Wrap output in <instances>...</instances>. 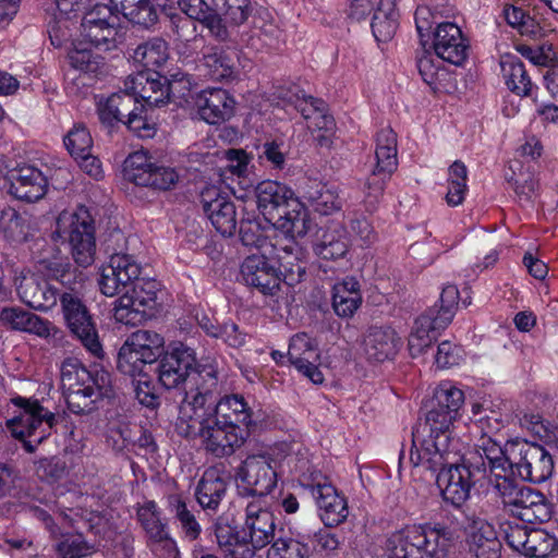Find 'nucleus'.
Segmentation results:
<instances>
[{
  "label": "nucleus",
  "instance_id": "f257e3e1",
  "mask_svg": "<svg viewBox=\"0 0 558 558\" xmlns=\"http://www.w3.org/2000/svg\"><path fill=\"white\" fill-rule=\"evenodd\" d=\"M218 376L205 374L202 392L190 397L180 409L177 433L187 439L201 440L204 450L215 458L231 457L256 427L253 411L241 395H229L216 402Z\"/></svg>",
  "mask_w": 558,
  "mask_h": 558
},
{
  "label": "nucleus",
  "instance_id": "f03ea898",
  "mask_svg": "<svg viewBox=\"0 0 558 558\" xmlns=\"http://www.w3.org/2000/svg\"><path fill=\"white\" fill-rule=\"evenodd\" d=\"M456 417L433 404L425 422L412 432L409 461L413 466L435 469L457 460L461 444L451 432Z\"/></svg>",
  "mask_w": 558,
  "mask_h": 558
},
{
  "label": "nucleus",
  "instance_id": "7ed1b4c3",
  "mask_svg": "<svg viewBox=\"0 0 558 558\" xmlns=\"http://www.w3.org/2000/svg\"><path fill=\"white\" fill-rule=\"evenodd\" d=\"M61 384L68 408L74 414H88L96 403L111 393V375L102 368L87 369L76 361L61 367Z\"/></svg>",
  "mask_w": 558,
  "mask_h": 558
},
{
  "label": "nucleus",
  "instance_id": "20e7f679",
  "mask_svg": "<svg viewBox=\"0 0 558 558\" xmlns=\"http://www.w3.org/2000/svg\"><path fill=\"white\" fill-rule=\"evenodd\" d=\"M452 533L440 523L410 525L387 542L388 558H447Z\"/></svg>",
  "mask_w": 558,
  "mask_h": 558
},
{
  "label": "nucleus",
  "instance_id": "39448f33",
  "mask_svg": "<svg viewBox=\"0 0 558 558\" xmlns=\"http://www.w3.org/2000/svg\"><path fill=\"white\" fill-rule=\"evenodd\" d=\"M207 372L217 376V369L213 365L198 366L195 351L182 342L171 344L157 367L158 380L165 388L173 389L184 385L185 395L179 410L186 401H191V396L202 392V381L205 380Z\"/></svg>",
  "mask_w": 558,
  "mask_h": 558
},
{
  "label": "nucleus",
  "instance_id": "423d86ee",
  "mask_svg": "<svg viewBox=\"0 0 558 558\" xmlns=\"http://www.w3.org/2000/svg\"><path fill=\"white\" fill-rule=\"evenodd\" d=\"M12 403L17 411L7 420V428L21 440L28 452L35 451L52 432L57 423L56 414L44 408L37 399L15 397Z\"/></svg>",
  "mask_w": 558,
  "mask_h": 558
},
{
  "label": "nucleus",
  "instance_id": "0eeeda50",
  "mask_svg": "<svg viewBox=\"0 0 558 558\" xmlns=\"http://www.w3.org/2000/svg\"><path fill=\"white\" fill-rule=\"evenodd\" d=\"M52 235L69 242L72 256L78 266L88 267L94 263L95 227L86 207L81 206L74 211H62L57 218Z\"/></svg>",
  "mask_w": 558,
  "mask_h": 558
},
{
  "label": "nucleus",
  "instance_id": "6e6552de",
  "mask_svg": "<svg viewBox=\"0 0 558 558\" xmlns=\"http://www.w3.org/2000/svg\"><path fill=\"white\" fill-rule=\"evenodd\" d=\"M461 459V449L457 452V460L453 463H444L435 469L423 468L436 476L437 485L441 490L445 501L454 507H461L470 497L471 488L486 473L484 462L473 461V457L468 458L463 463ZM474 459H476L474 457Z\"/></svg>",
  "mask_w": 558,
  "mask_h": 558
},
{
  "label": "nucleus",
  "instance_id": "1a4fd4ad",
  "mask_svg": "<svg viewBox=\"0 0 558 558\" xmlns=\"http://www.w3.org/2000/svg\"><path fill=\"white\" fill-rule=\"evenodd\" d=\"M504 507L514 517L530 524L547 522L551 508L545 496L530 487L521 486L515 480H502L494 489Z\"/></svg>",
  "mask_w": 558,
  "mask_h": 558
},
{
  "label": "nucleus",
  "instance_id": "9d476101",
  "mask_svg": "<svg viewBox=\"0 0 558 558\" xmlns=\"http://www.w3.org/2000/svg\"><path fill=\"white\" fill-rule=\"evenodd\" d=\"M165 353L163 337L153 330H136L128 337L119 350L117 367L128 376L144 375L147 365L158 361Z\"/></svg>",
  "mask_w": 558,
  "mask_h": 558
},
{
  "label": "nucleus",
  "instance_id": "9b49d317",
  "mask_svg": "<svg viewBox=\"0 0 558 558\" xmlns=\"http://www.w3.org/2000/svg\"><path fill=\"white\" fill-rule=\"evenodd\" d=\"M125 87L131 95L138 100L144 101V106L160 107L165 105L170 96L185 97L190 92L191 81L184 74H173L171 80L162 77L157 72H140L130 76L125 82Z\"/></svg>",
  "mask_w": 558,
  "mask_h": 558
},
{
  "label": "nucleus",
  "instance_id": "f8f14e48",
  "mask_svg": "<svg viewBox=\"0 0 558 558\" xmlns=\"http://www.w3.org/2000/svg\"><path fill=\"white\" fill-rule=\"evenodd\" d=\"M376 165L365 182V202L375 206L384 195L386 183L397 170V134L390 128L376 135Z\"/></svg>",
  "mask_w": 558,
  "mask_h": 558
},
{
  "label": "nucleus",
  "instance_id": "ddd939ff",
  "mask_svg": "<svg viewBox=\"0 0 558 558\" xmlns=\"http://www.w3.org/2000/svg\"><path fill=\"white\" fill-rule=\"evenodd\" d=\"M66 327L75 339L95 357H102L104 350L99 340L96 323L83 300L73 292L59 296Z\"/></svg>",
  "mask_w": 558,
  "mask_h": 558
},
{
  "label": "nucleus",
  "instance_id": "4468645a",
  "mask_svg": "<svg viewBox=\"0 0 558 558\" xmlns=\"http://www.w3.org/2000/svg\"><path fill=\"white\" fill-rule=\"evenodd\" d=\"M157 292V281L140 278L114 301V319L130 326L142 324L156 306Z\"/></svg>",
  "mask_w": 558,
  "mask_h": 558
},
{
  "label": "nucleus",
  "instance_id": "2eb2a0df",
  "mask_svg": "<svg viewBox=\"0 0 558 558\" xmlns=\"http://www.w3.org/2000/svg\"><path fill=\"white\" fill-rule=\"evenodd\" d=\"M509 457L513 480L518 476L524 481L541 484L553 475V457L541 445L518 441V446L510 447Z\"/></svg>",
  "mask_w": 558,
  "mask_h": 558
},
{
  "label": "nucleus",
  "instance_id": "dca6fc26",
  "mask_svg": "<svg viewBox=\"0 0 558 558\" xmlns=\"http://www.w3.org/2000/svg\"><path fill=\"white\" fill-rule=\"evenodd\" d=\"M137 519L145 531L147 544L160 558H171L177 551V545L170 536L167 523L153 500H147L137 507Z\"/></svg>",
  "mask_w": 558,
  "mask_h": 558
},
{
  "label": "nucleus",
  "instance_id": "f3484780",
  "mask_svg": "<svg viewBox=\"0 0 558 558\" xmlns=\"http://www.w3.org/2000/svg\"><path fill=\"white\" fill-rule=\"evenodd\" d=\"M236 478L250 495L259 497L270 494L277 485V473L265 454H252L241 463Z\"/></svg>",
  "mask_w": 558,
  "mask_h": 558
},
{
  "label": "nucleus",
  "instance_id": "a211bd4d",
  "mask_svg": "<svg viewBox=\"0 0 558 558\" xmlns=\"http://www.w3.org/2000/svg\"><path fill=\"white\" fill-rule=\"evenodd\" d=\"M14 287L20 300L36 311L47 312L57 305V289L29 270L15 271Z\"/></svg>",
  "mask_w": 558,
  "mask_h": 558
},
{
  "label": "nucleus",
  "instance_id": "6ab92c4d",
  "mask_svg": "<svg viewBox=\"0 0 558 558\" xmlns=\"http://www.w3.org/2000/svg\"><path fill=\"white\" fill-rule=\"evenodd\" d=\"M141 267L133 256L116 253L109 265L102 268L99 288L102 294L114 296L140 279Z\"/></svg>",
  "mask_w": 558,
  "mask_h": 558
},
{
  "label": "nucleus",
  "instance_id": "aec40b11",
  "mask_svg": "<svg viewBox=\"0 0 558 558\" xmlns=\"http://www.w3.org/2000/svg\"><path fill=\"white\" fill-rule=\"evenodd\" d=\"M243 532L247 534L250 543L256 551L272 544L278 537V533L283 531L277 532L275 514L260 500H253L245 508Z\"/></svg>",
  "mask_w": 558,
  "mask_h": 558
},
{
  "label": "nucleus",
  "instance_id": "412c9836",
  "mask_svg": "<svg viewBox=\"0 0 558 558\" xmlns=\"http://www.w3.org/2000/svg\"><path fill=\"white\" fill-rule=\"evenodd\" d=\"M463 527L469 551L475 558H500L501 543L493 524L475 513H465Z\"/></svg>",
  "mask_w": 558,
  "mask_h": 558
},
{
  "label": "nucleus",
  "instance_id": "4be33fe9",
  "mask_svg": "<svg viewBox=\"0 0 558 558\" xmlns=\"http://www.w3.org/2000/svg\"><path fill=\"white\" fill-rule=\"evenodd\" d=\"M203 210L214 228L222 235H232L236 229L234 204L217 186H207L201 193Z\"/></svg>",
  "mask_w": 558,
  "mask_h": 558
},
{
  "label": "nucleus",
  "instance_id": "5701e85b",
  "mask_svg": "<svg viewBox=\"0 0 558 558\" xmlns=\"http://www.w3.org/2000/svg\"><path fill=\"white\" fill-rule=\"evenodd\" d=\"M518 446V441L506 442L501 446L496 437H480L476 444V453L486 468H489L492 478L490 483L495 489V484L501 483L502 480L512 478V463L510 462V447Z\"/></svg>",
  "mask_w": 558,
  "mask_h": 558
},
{
  "label": "nucleus",
  "instance_id": "b1692460",
  "mask_svg": "<svg viewBox=\"0 0 558 558\" xmlns=\"http://www.w3.org/2000/svg\"><path fill=\"white\" fill-rule=\"evenodd\" d=\"M240 272L246 286L265 295H275L280 288L279 272L264 254H251L244 258Z\"/></svg>",
  "mask_w": 558,
  "mask_h": 558
},
{
  "label": "nucleus",
  "instance_id": "393cba45",
  "mask_svg": "<svg viewBox=\"0 0 558 558\" xmlns=\"http://www.w3.org/2000/svg\"><path fill=\"white\" fill-rule=\"evenodd\" d=\"M5 182L8 192L21 201L33 203L46 194L47 179L33 166H22L9 171Z\"/></svg>",
  "mask_w": 558,
  "mask_h": 558
},
{
  "label": "nucleus",
  "instance_id": "a878e982",
  "mask_svg": "<svg viewBox=\"0 0 558 558\" xmlns=\"http://www.w3.org/2000/svg\"><path fill=\"white\" fill-rule=\"evenodd\" d=\"M318 357L316 343L305 332L291 338L288 349L290 363L315 385L324 381V375L315 364Z\"/></svg>",
  "mask_w": 558,
  "mask_h": 558
},
{
  "label": "nucleus",
  "instance_id": "bb28decb",
  "mask_svg": "<svg viewBox=\"0 0 558 558\" xmlns=\"http://www.w3.org/2000/svg\"><path fill=\"white\" fill-rule=\"evenodd\" d=\"M213 534L217 546L225 558H253L254 546L245 532L229 523L228 519L219 517L213 525Z\"/></svg>",
  "mask_w": 558,
  "mask_h": 558
},
{
  "label": "nucleus",
  "instance_id": "cd10ccee",
  "mask_svg": "<svg viewBox=\"0 0 558 558\" xmlns=\"http://www.w3.org/2000/svg\"><path fill=\"white\" fill-rule=\"evenodd\" d=\"M0 323L12 330L36 335L40 338H54L60 330L49 320L19 306L3 307Z\"/></svg>",
  "mask_w": 558,
  "mask_h": 558
},
{
  "label": "nucleus",
  "instance_id": "c85d7f7f",
  "mask_svg": "<svg viewBox=\"0 0 558 558\" xmlns=\"http://www.w3.org/2000/svg\"><path fill=\"white\" fill-rule=\"evenodd\" d=\"M179 7L184 16L172 19L174 32H187L190 26L193 27V31H197L193 22L195 20L211 35L221 34V17L208 7L205 0H179Z\"/></svg>",
  "mask_w": 558,
  "mask_h": 558
},
{
  "label": "nucleus",
  "instance_id": "c756f323",
  "mask_svg": "<svg viewBox=\"0 0 558 558\" xmlns=\"http://www.w3.org/2000/svg\"><path fill=\"white\" fill-rule=\"evenodd\" d=\"M234 105L232 96L222 88L205 89L196 98L198 114L209 124L229 120L234 113Z\"/></svg>",
  "mask_w": 558,
  "mask_h": 558
},
{
  "label": "nucleus",
  "instance_id": "7c9ffc66",
  "mask_svg": "<svg viewBox=\"0 0 558 558\" xmlns=\"http://www.w3.org/2000/svg\"><path fill=\"white\" fill-rule=\"evenodd\" d=\"M204 65L208 75L216 81L234 78L238 74L239 57L235 49L219 41L217 45H208L203 51Z\"/></svg>",
  "mask_w": 558,
  "mask_h": 558
},
{
  "label": "nucleus",
  "instance_id": "2f4dec72",
  "mask_svg": "<svg viewBox=\"0 0 558 558\" xmlns=\"http://www.w3.org/2000/svg\"><path fill=\"white\" fill-rule=\"evenodd\" d=\"M400 340L390 327L372 326L367 329L363 349L366 357L374 362H384L395 356Z\"/></svg>",
  "mask_w": 558,
  "mask_h": 558
},
{
  "label": "nucleus",
  "instance_id": "473e14b6",
  "mask_svg": "<svg viewBox=\"0 0 558 558\" xmlns=\"http://www.w3.org/2000/svg\"><path fill=\"white\" fill-rule=\"evenodd\" d=\"M255 193L258 209L268 220L275 219V214H278L296 197L289 186L271 180L258 183Z\"/></svg>",
  "mask_w": 558,
  "mask_h": 558
},
{
  "label": "nucleus",
  "instance_id": "72a5a7b5",
  "mask_svg": "<svg viewBox=\"0 0 558 558\" xmlns=\"http://www.w3.org/2000/svg\"><path fill=\"white\" fill-rule=\"evenodd\" d=\"M314 498L319 517L326 526L339 525L348 518L347 499L332 485L318 486V494Z\"/></svg>",
  "mask_w": 558,
  "mask_h": 558
},
{
  "label": "nucleus",
  "instance_id": "f704fd0d",
  "mask_svg": "<svg viewBox=\"0 0 558 558\" xmlns=\"http://www.w3.org/2000/svg\"><path fill=\"white\" fill-rule=\"evenodd\" d=\"M134 105H136V98L131 95L128 87L108 97H99L97 100L99 120L107 126H113L124 121Z\"/></svg>",
  "mask_w": 558,
  "mask_h": 558
},
{
  "label": "nucleus",
  "instance_id": "c9c22d12",
  "mask_svg": "<svg viewBox=\"0 0 558 558\" xmlns=\"http://www.w3.org/2000/svg\"><path fill=\"white\" fill-rule=\"evenodd\" d=\"M362 304L360 283L353 277L333 286L332 308L341 318H351Z\"/></svg>",
  "mask_w": 558,
  "mask_h": 558
},
{
  "label": "nucleus",
  "instance_id": "e433bc0d",
  "mask_svg": "<svg viewBox=\"0 0 558 558\" xmlns=\"http://www.w3.org/2000/svg\"><path fill=\"white\" fill-rule=\"evenodd\" d=\"M445 328L436 324L435 308H428L417 317L414 329L409 337V351L412 357L423 354L436 339L437 332Z\"/></svg>",
  "mask_w": 558,
  "mask_h": 558
},
{
  "label": "nucleus",
  "instance_id": "4c0bfd02",
  "mask_svg": "<svg viewBox=\"0 0 558 558\" xmlns=\"http://www.w3.org/2000/svg\"><path fill=\"white\" fill-rule=\"evenodd\" d=\"M308 222L305 206L295 197L277 214L274 225L288 236L294 239L296 236H304L307 233Z\"/></svg>",
  "mask_w": 558,
  "mask_h": 558
},
{
  "label": "nucleus",
  "instance_id": "58836bf2",
  "mask_svg": "<svg viewBox=\"0 0 558 558\" xmlns=\"http://www.w3.org/2000/svg\"><path fill=\"white\" fill-rule=\"evenodd\" d=\"M421 44L426 51L428 46L438 58L454 65H462L470 48L468 37H426Z\"/></svg>",
  "mask_w": 558,
  "mask_h": 558
},
{
  "label": "nucleus",
  "instance_id": "ea45409f",
  "mask_svg": "<svg viewBox=\"0 0 558 558\" xmlns=\"http://www.w3.org/2000/svg\"><path fill=\"white\" fill-rule=\"evenodd\" d=\"M227 483L217 470H207L199 480L195 496L203 509L216 510L225 497Z\"/></svg>",
  "mask_w": 558,
  "mask_h": 558
},
{
  "label": "nucleus",
  "instance_id": "a19ab883",
  "mask_svg": "<svg viewBox=\"0 0 558 558\" xmlns=\"http://www.w3.org/2000/svg\"><path fill=\"white\" fill-rule=\"evenodd\" d=\"M500 68L505 83L513 94L521 97L530 95L533 84L519 58L510 54L502 56Z\"/></svg>",
  "mask_w": 558,
  "mask_h": 558
},
{
  "label": "nucleus",
  "instance_id": "79ce46f5",
  "mask_svg": "<svg viewBox=\"0 0 558 558\" xmlns=\"http://www.w3.org/2000/svg\"><path fill=\"white\" fill-rule=\"evenodd\" d=\"M471 412L472 420L481 432V437H496L505 427L506 421L504 415L492 401L484 400L483 402L472 404Z\"/></svg>",
  "mask_w": 558,
  "mask_h": 558
},
{
  "label": "nucleus",
  "instance_id": "37998d69",
  "mask_svg": "<svg viewBox=\"0 0 558 558\" xmlns=\"http://www.w3.org/2000/svg\"><path fill=\"white\" fill-rule=\"evenodd\" d=\"M348 252L345 231L340 225H332L315 245V253L324 259H337Z\"/></svg>",
  "mask_w": 558,
  "mask_h": 558
},
{
  "label": "nucleus",
  "instance_id": "c03bdc74",
  "mask_svg": "<svg viewBox=\"0 0 558 558\" xmlns=\"http://www.w3.org/2000/svg\"><path fill=\"white\" fill-rule=\"evenodd\" d=\"M156 162L146 151L138 150L129 155L124 161V178L140 186H146Z\"/></svg>",
  "mask_w": 558,
  "mask_h": 558
},
{
  "label": "nucleus",
  "instance_id": "a18cd8bd",
  "mask_svg": "<svg viewBox=\"0 0 558 558\" xmlns=\"http://www.w3.org/2000/svg\"><path fill=\"white\" fill-rule=\"evenodd\" d=\"M415 24L418 35L430 33L433 25L436 27L433 35H463L462 29L453 22H437L436 16L428 7L421 5L415 11Z\"/></svg>",
  "mask_w": 558,
  "mask_h": 558
},
{
  "label": "nucleus",
  "instance_id": "49530a36",
  "mask_svg": "<svg viewBox=\"0 0 558 558\" xmlns=\"http://www.w3.org/2000/svg\"><path fill=\"white\" fill-rule=\"evenodd\" d=\"M133 58L145 68L160 66L168 59L167 43L162 37H153L134 50Z\"/></svg>",
  "mask_w": 558,
  "mask_h": 558
},
{
  "label": "nucleus",
  "instance_id": "de8ad7c7",
  "mask_svg": "<svg viewBox=\"0 0 558 558\" xmlns=\"http://www.w3.org/2000/svg\"><path fill=\"white\" fill-rule=\"evenodd\" d=\"M169 506L180 523L185 537L191 541L196 539L201 534V525L195 514L189 509L186 502L179 495L169 497Z\"/></svg>",
  "mask_w": 558,
  "mask_h": 558
},
{
  "label": "nucleus",
  "instance_id": "09e8293b",
  "mask_svg": "<svg viewBox=\"0 0 558 558\" xmlns=\"http://www.w3.org/2000/svg\"><path fill=\"white\" fill-rule=\"evenodd\" d=\"M100 0H56L58 15L56 16V25L52 26V32L64 33L70 31L72 16L75 17L78 12L87 10L94 2Z\"/></svg>",
  "mask_w": 558,
  "mask_h": 558
},
{
  "label": "nucleus",
  "instance_id": "8fccbe9b",
  "mask_svg": "<svg viewBox=\"0 0 558 558\" xmlns=\"http://www.w3.org/2000/svg\"><path fill=\"white\" fill-rule=\"evenodd\" d=\"M523 556L530 558H547L557 544L556 537L549 535L545 530L531 529L526 538Z\"/></svg>",
  "mask_w": 558,
  "mask_h": 558
},
{
  "label": "nucleus",
  "instance_id": "3c124183",
  "mask_svg": "<svg viewBox=\"0 0 558 558\" xmlns=\"http://www.w3.org/2000/svg\"><path fill=\"white\" fill-rule=\"evenodd\" d=\"M466 177L468 169L465 165L460 160H456L449 168V186L446 195L448 205L458 206L463 202L468 189Z\"/></svg>",
  "mask_w": 558,
  "mask_h": 558
},
{
  "label": "nucleus",
  "instance_id": "603ef678",
  "mask_svg": "<svg viewBox=\"0 0 558 558\" xmlns=\"http://www.w3.org/2000/svg\"><path fill=\"white\" fill-rule=\"evenodd\" d=\"M94 9L87 12L82 19V26L85 32H108L114 31L116 16L112 15L108 7L99 5L94 2Z\"/></svg>",
  "mask_w": 558,
  "mask_h": 558
},
{
  "label": "nucleus",
  "instance_id": "864d4df0",
  "mask_svg": "<svg viewBox=\"0 0 558 558\" xmlns=\"http://www.w3.org/2000/svg\"><path fill=\"white\" fill-rule=\"evenodd\" d=\"M459 301V290L453 284L444 287L440 294V305L435 308L436 324L440 327H447L454 316V311Z\"/></svg>",
  "mask_w": 558,
  "mask_h": 558
},
{
  "label": "nucleus",
  "instance_id": "5fc2aeb1",
  "mask_svg": "<svg viewBox=\"0 0 558 558\" xmlns=\"http://www.w3.org/2000/svg\"><path fill=\"white\" fill-rule=\"evenodd\" d=\"M308 548L291 537L279 535L267 550V558H307Z\"/></svg>",
  "mask_w": 558,
  "mask_h": 558
},
{
  "label": "nucleus",
  "instance_id": "6e6d98bb",
  "mask_svg": "<svg viewBox=\"0 0 558 558\" xmlns=\"http://www.w3.org/2000/svg\"><path fill=\"white\" fill-rule=\"evenodd\" d=\"M64 145L71 156L77 158L85 156L93 148V138L89 131L82 124L74 125L64 137Z\"/></svg>",
  "mask_w": 558,
  "mask_h": 558
},
{
  "label": "nucleus",
  "instance_id": "4d7b16f0",
  "mask_svg": "<svg viewBox=\"0 0 558 558\" xmlns=\"http://www.w3.org/2000/svg\"><path fill=\"white\" fill-rule=\"evenodd\" d=\"M306 198L315 211L320 215H330L341 208L339 195L329 189L322 187L315 191H308Z\"/></svg>",
  "mask_w": 558,
  "mask_h": 558
},
{
  "label": "nucleus",
  "instance_id": "13d9d810",
  "mask_svg": "<svg viewBox=\"0 0 558 558\" xmlns=\"http://www.w3.org/2000/svg\"><path fill=\"white\" fill-rule=\"evenodd\" d=\"M464 402L463 391L453 386L444 385L439 387L435 392V403L437 408L445 410L446 412L458 415L460 408Z\"/></svg>",
  "mask_w": 558,
  "mask_h": 558
},
{
  "label": "nucleus",
  "instance_id": "bf43d9fd",
  "mask_svg": "<svg viewBox=\"0 0 558 558\" xmlns=\"http://www.w3.org/2000/svg\"><path fill=\"white\" fill-rule=\"evenodd\" d=\"M417 69L423 81L433 89L439 92L442 87L441 81L447 76L445 69H440L435 64L429 56H423L417 61Z\"/></svg>",
  "mask_w": 558,
  "mask_h": 558
},
{
  "label": "nucleus",
  "instance_id": "052dcab7",
  "mask_svg": "<svg viewBox=\"0 0 558 558\" xmlns=\"http://www.w3.org/2000/svg\"><path fill=\"white\" fill-rule=\"evenodd\" d=\"M398 16L393 9L385 11L379 8L371 23L373 35H395L398 31Z\"/></svg>",
  "mask_w": 558,
  "mask_h": 558
},
{
  "label": "nucleus",
  "instance_id": "680f3d73",
  "mask_svg": "<svg viewBox=\"0 0 558 558\" xmlns=\"http://www.w3.org/2000/svg\"><path fill=\"white\" fill-rule=\"evenodd\" d=\"M179 173L174 168L158 166L156 163L153 172L150 173V180L146 184V187H151L159 191L171 190L179 181Z\"/></svg>",
  "mask_w": 558,
  "mask_h": 558
},
{
  "label": "nucleus",
  "instance_id": "e2e57ef3",
  "mask_svg": "<svg viewBox=\"0 0 558 558\" xmlns=\"http://www.w3.org/2000/svg\"><path fill=\"white\" fill-rule=\"evenodd\" d=\"M464 357V351L450 341L439 343L435 362L439 368H449L459 365Z\"/></svg>",
  "mask_w": 558,
  "mask_h": 558
},
{
  "label": "nucleus",
  "instance_id": "0e129e2a",
  "mask_svg": "<svg viewBox=\"0 0 558 558\" xmlns=\"http://www.w3.org/2000/svg\"><path fill=\"white\" fill-rule=\"evenodd\" d=\"M89 549L81 535H69L57 546L59 558H82L89 554Z\"/></svg>",
  "mask_w": 558,
  "mask_h": 558
},
{
  "label": "nucleus",
  "instance_id": "69168bd1",
  "mask_svg": "<svg viewBox=\"0 0 558 558\" xmlns=\"http://www.w3.org/2000/svg\"><path fill=\"white\" fill-rule=\"evenodd\" d=\"M143 107L144 105L141 107L134 105L123 123L138 137H151L154 135V128L147 122L146 117L142 114Z\"/></svg>",
  "mask_w": 558,
  "mask_h": 558
},
{
  "label": "nucleus",
  "instance_id": "338daca9",
  "mask_svg": "<svg viewBox=\"0 0 558 558\" xmlns=\"http://www.w3.org/2000/svg\"><path fill=\"white\" fill-rule=\"evenodd\" d=\"M240 238L245 246L262 248L267 244V239L263 235L259 225L251 220L241 221Z\"/></svg>",
  "mask_w": 558,
  "mask_h": 558
},
{
  "label": "nucleus",
  "instance_id": "774afa93",
  "mask_svg": "<svg viewBox=\"0 0 558 558\" xmlns=\"http://www.w3.org/2000/svg\"><path fill=\"white\" fill-rule=\"evenodd\" d=\"M294 105V108L302 114L307 121L315 113L318 112L326 104L324 100L315 98L313 96H306L305 94H295L289 99Z\"/></svg>",
  "mask_w": 558,
  "mask_h": 558
}]
</instances>
